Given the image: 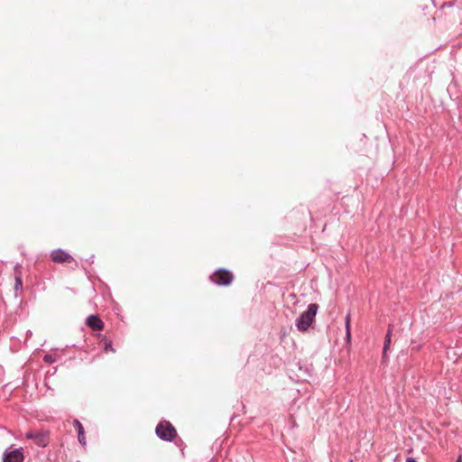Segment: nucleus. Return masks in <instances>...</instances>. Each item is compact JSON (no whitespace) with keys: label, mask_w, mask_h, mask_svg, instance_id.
<instances>
[{"label":"nucleus","mask_w":462,"mask_h":462,"mask_svg":"<svg viewBox=\"0 0 462 462\" xmlns=\"http://www.w3.org/2000/svg\"><path fill=\"white\" fill-rule=\"evenodd\" d=\"M451 5H452L450 4V2H449V3H448V2H443L442 4H440V7H441V8H443V7H445V6H448V7H449V6H451Z\"/></svg>","instance_id":"16"},{"label":"nucleus","mask_w":462,"mask_h":462,"mask_svg":"<svg viewBox=\"0 0 462 462\" xmlns=\"http://www.w3.org/2000/svg\"><path fill=\"white\" fill-rule=\"evenodd\" d=\"M349 462H353V460H350Z\"/></svg>","instance_id":"19"},{"label":"nucleus","mask_w":462,"mask_h":462,"mask_svg":"<svg viewBox=\"0 0 462 462\" xmlns=\"http://www.w3.org/2000/svg\"><path fill=\"white\" fill-rule=\"evenodd\" d=\"M105 351H111V352H115V349L113 347V345H112V342L111 341H108V342H106L105 343Z\"/></svg>","instance_id":"13"},{"label":"nucleus","mask_w":462,"mask_h":462,"mask_svg":"<svg viewBox=\"0 0 462 462\" xmlns=\"http://www.w3.org/2000/svg\"><path fill=\"white\" fill-rule=\"evenodd\" d=\"M456 462H461V458L458 457V459Z\"/></svg>","instance_id":"18"},{"label":"nucleus","mask_w":462,"mask_h":462,"mask_svg":"<svg viewBox=\"0 0 462 462\" xmlns=\"http://www.w3.org/2000/svg\"><path fill=\"white\" fill-rule=\"evenodd\" d=\"M345 325H346V331L350 330V316H349V314H347V315L346 316V322H345Z\"/></svg>","instance_id":"14"},{"label":"nucleus","mask_w":462,"mask_h":462,"mask_svg":"<svg viewBox=\"0 0 462 462\" xmlns=\"http://www.w3.org/2000/svg\"><path fill=\"white\" fill-rule=\"evenodd\" d=\"M391 337H392V329L391 328H388V331L385 335L384 342H383V359H386V352L390 347L391 344Z\"/></svg>","instance_id":"8"},{"label":"nucleus","mask_w":462,"mask_h":462,"mask_svg":"<svg viewBox=\"0 0 462 462\" xmlns=\"http://www.w3.org/2000/svg\"><path fill=\"white\" fill-rule=\"evenodd\" d=\"M87 324L95 330H100L104 327L102 319L97 315H89L87 318Z\"/></svg>","instance_id":"7"},{"label":"nucleus","mask_w":462,"mask_h":462,"mask_svg":"<svg viewBox=\"0 0 462 462\" xmlns=\"http://www.w3.org/2000/svg\"><path fill=\"white\" fill-rule=\"evenodd\" d=\"M25 437L28 439H33L39 447L44 448L48 445V435L43 431H29Z\"/></svg>","instance_id":"4"},{"label":"nucleus","mask_w":462,"mask_h":462,"mask_svg":"<svg viewBox=\"0 0 462 462\" xmlns=\"http://www.w3.org/2000/svg\"><path fill=\"white\" fill-rule=\"evenodd\" d=\"M319 305L317 303H310L308 305L307 310L302 312L296 319V328L299 331H307L314 321L318 313Z\"/></svg>","instance_id":"1"},{"label":"nucleus","mask_w":462,"mask_h":462,"mask_svg":"<svg viewBox=\"0 0 462 462\" xmlns=\"http://www.w3.org/2000/svg\"><path fill=\"white\" fill-rule=\"evenodd\" d=\"M78 440L82 446L86 445V436L84 430L78 433Z\"/></svg>","instance_id":"9"},{"label":"nucleus","mask_w":462,"mask_h":462,"mask_svg":"<svg viewBox=\"0 0 462 462\" xmlns=\"http://www.w3.org/2000/svg\"><path fill=\"white\" fill-rule=\"evenodd\" d=\"M155 433L160 439L164 441H172L177 436L175 428L167 420H162L158 423Z\"/></svg>","instance_id":"2"},{"label":"nucleus","mask_w":462,"mask_h":462,"mask_svg":"<svg viewBox=\"0 0 462 462\" xmlns=\"http://www.w3.org/2000/svg\"><path fill=\"white\" fill-rule=\"evenodd\" d=\"M73 425L77 429L78 433L84 430L82 423L78 419H75L73 420Z\"/></svg>","instance_id":"10"},{"label":"nucleus","mask_w":462,"mask_h":462,"mask_svg":"<svg viewBox=\"0 0 462 462\" xmlns=\"http://www.w3.org/2000/svg\"><path fill=\"white\" fill-rule=\"evenodd\" d=\"M406 462H418V461L414 457H407Z\"/></svg>","instance_id":"17"},{"label":"nucleus","mask_w":462,"mask_h":462,"mask_svg":"<svg viewBox=\"0 0 462 462\" xmlns=\"http://www.w3.org/2000/svg\"><path fill=\"white\" fill-rule=\"evenodd\" d=\"M43 360L45 363H48V364H53L56 361L55 357L50 354L45 355L43 357Z\"/></svg>","instance_id":"12"},{"label":"nucleus","mask_w":462,"mask_h":462,"mask_svg":"<svg viewBox=\"0 0 462 462\" xmlns=\"http://www.w3.org/2000/svg\"><path fill=\"white\" fill-rule=\"evenodd\" d=\"M234 280L233 273L225 268L216 270L210 276V281L218 286H227Z\"/></svg>","instance_id":"3"},{"label":"nucleus","mask_w":462,"mask_h":462,"mask_svg":"<svg viewBox=\"0 0 462 462\" xmlns=\"http://www.w3.org/2000/svg\"><path fill=\"white\" fill-rule=\"evenodd\" d=\"M433 2H435L436 0H432Z\"/></svg>","instance_id":"20"},{"label":"nucleus","mask_w":462,"mask_h":462,"mask_svg":"<svg viewBox=\"0 0 462 462\" xmlns=\"http://www.w3.org/2000/svg\"><path fill=\"white\" fill-rule=\"evenodd\" d=\"M346 341H350V339H351V332H350V330L346 331Z\"/></svg>","instance_id":"15"},{"label":"nucleus","mask_w":462,"mask_h":462,"mask_svg":"<svg viewBox=\"0 0 462 462\" xmlns=\"http://www.w3.org/2000/svg\"><path fill=\"white\" fill-rule=\"evenodd\" d=\"M23 453L19 448L11 451L5 450L3 455V462H23Z\"/></svg>","instance_id":"6"},{"label":"nucleus","mask_w":462,"mask_h":462,"mask_svg":"<svg viewBox=\"0 0 462 462\" xmlns=\"http://www.w3.org/2000/svg\"><path fill=\"white\" fill-rule=\"evenodd\" d=\"M22 287H23V282H22V279H21V277L16 276V277H15V282H14V289H15L16 291H18V290L22 289Z\"/></svg>","instance_id":"11"},{"label":"nucleus","mask_w":462,"mask_h":462,"mask_svg":"<svg viewBox=\"0 0 462 462\" xmlns=\"http://www.w3.org/2000/svg\"><path fill=\"white\" fill-rule=\"evenodd\" d=\"M51 258L54 263H71L74 258L62 249H54L51 253Z\"/></svg>","instance_id":"5"}]
</instances>
